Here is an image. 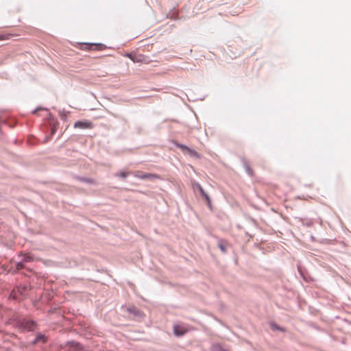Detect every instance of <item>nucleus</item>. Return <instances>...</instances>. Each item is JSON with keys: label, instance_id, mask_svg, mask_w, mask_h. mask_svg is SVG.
Wrapping results in <instances>:
<instances>
[{"label": "nucleus", "instance_id": "1", "mask_svg": "<svg viewBox=\"0 0 351 351\" xmlns=\"http://www.w3.org/2000/svg\"><path fill=\"white\" fill-rule=\"evenodd\" d=\"M176 146L180 148L185 154H188L192 158H200V155L193 149L182 144H177Z\"/></svg>", "mask_w": 351, "mask_h": 351}, {"label": "nucleus", "instance_id": "2", "mask_svg": "<svg viewBox=\"0 0 351 351\" xmlns=\"http://www.w3.org/2000/svg\"><path fill=\"white\" fill-rule=\"evenodd\" d=\"M101 47L100 44L97 43H82L81 49L84 50H99Z\"/></svg>", "mask_w": 351, "mask_h": 351}, {"label": "nucleus", "instance_id": "3", "mask_svg": "<svg viewBox=\"0 0 351 351\" xmlns=\"http://www.w3.org/2000/svg\"><path fill=\"white\" fill-rule=\"evenodd\" d=\"M92 127H93V124L91 123V122L88 121H78L75 122L74 124V128H80V129L91 128Z\"/></svg>", "mask_w": 351, "mask_h": 351}, {"label": "nucleus", "instance_id": "4", "mask_svg": "<svg viewBox=\"0 0 351 351\" xmlns=\"http://www.w3.org/2000/svg\"><path fill=\"white\" fill-rule=\"evenodd\" d=\"M136 178H140L141 180L145 179H157L158 176L156 174L153 173H141L139 174L138 172H136L134 174Z\"/></svg>", "mask_w": 351, "mask_h": 351}, {"label": "nucleus", "instance_id": "5", "mask_svg": "<svg viewBox=\"0 0 351 351\" xmlns=\"http://www.w3.org/2000/svg\"><path fill=\"white\" fill-rule=\"evenodd\" d=\"M187 332V330L179 325L173 326V332L177 336L184 335Z\"/></svg>", "mask_w": 351, "mask_h": 351}, {"label": "nucleus", "instance_id": "6", "mask_svg": "<svg viewBox=\"0 0 351 351\" xmlns=\"http://www.w3.org/2000/svg\"><path fill=\"white\" fill-rule=\"evenodd\" d=\"M197 189L199 190V191L200 192L201 195L202 196H204L206 200V202H208V204H210V199L209 197V196L208 195L207 193H206L204 191V189H202V187L198 184H197Z\"/></svg>", "mask_w": 351, "mask_h": 351}, {"label": "nucleus", "instance_id": "7", "mask_svg": "<svg viewBox=\"0 0 351 351\" xmlns=\"http://www.w3.org/2000/svg\"><path fill=\"white\" fill-rule=\"evenodd\" d=\"M13 36L11 34H0V41L10 39Z\"/></svg>", "mask_w": 351, "mask_h": 351}, {"label": "nucleus", "instance_id": "8", "mask_svg": "<svg viewBox=\"0 0 351 351\" xmlns=\"http://www.w3.org/2000/svg\"><path fill=\"white\" fill-rule=\"evenodd\" d=\"M245 169L247 173L250 176H252L253 175V170L251 169V167L247 163L245 164Z\"/></svg>", "mask_w": 351, "mask_h": 351}, {"label": "nucleus", "instance_id": "9", "mask_svg": "<svg viewBox=\"0 0 351 351\" xmlns=\"http://www.w3.org/2000/svg\"><path fill=\"white\" fill-rule=\"evenodd\" d=\"M129 173L126 171H121L119 173H117L116 176H119L121 178H125L128 176Z\"/></svg>", "mask_w": 351, "mask_h": 351}, {"label": "nucleus", "instance_id": "10", "mask_svg": "<svg viewBox=\"0 0 351 351\" xmlns=\"http://www.w3.org/2000/svg\"><path fill=\"white\" fill-rule=\"evenodd\" d=\"M43 337H44L43 335H38L37 337L36 338V339L33 341V343H37L38 341H40V339H42Z\"/></svg>", "mask_w": 351, "mask_h": 351}, {"label": "nucleus", "instance_id": "11", "mask_svg": "<svg viewBox=\"0 0 351 351\" xmlns=\"http://www.w3.org/2000/svg\"><path fill=\"white\" fill-rule=\"evenodd\" d=\"M23 267V263L22 262H19L17 263L16 265V269H21Z\"/></svg>", "mask_w": 351, "mask_h": 351}, {"label": "nucleus", "instance_id": "12", "mask_svg": "<svg viewBox=\"0 0 351 351\" xmlns=\"http://www.w3.org/2000/svg\"><path fill=\"white\" fill-rule=\"evenodd\" d=\"M126 56L130 58L133 62H138L137 60H134V58L132 57V54H126Z\"/></svg>", "mask_w": 351, "mask_h": 351}, {"label": "nucleus", "instance_id": "13", "mask_svg": "<svg viewBox=\"0 0 351 351\" xmlns=\"http://www.w3.org/2000/svg\"><path fill=\"white\" fill-rule=\"evenodd\" d=\"M219 247L223 252H226V247L222 244L219 245Z\"/></svg>", "mask_w": 351, "mask_h": 351}, {"label": "nucleus", "instance_id": "14", "mask_svg": "<svg viewBox=\"0 0 351 351\" xmlns=\"http://www.w3.org/2000/svg\"><path fill=\"white\" fill-rule=\"evenodd\" d=\"M29 324H30V326H29V328H29V330L33 329V328H34V322H31V323H29Z\"/></svg>", "mask_w": 351, "mask_h": 351}, {"label": "nucleus", "instance_id": "15", "mask_svg": "<svg viewBox=\"0 0 351 351\" xmlns=\"http://www.w3.org/2000/svg\"><path fill=\"white\" fill-rule=\"evenodd\" d=\"M30 261V257L29 256H27L25 259H24V261L25 262H27V261Z\"/></svg>", "mask_w": 351, "mask_h": 351}, {"label": "nucleus", "instance_id": "16", "mask_svg": "<svg viewBox=\"0 0 351 351\" xmlns=\"http://www.w3.org/2000/svg\"><path fill=\"white\" fill-rule=\"evenodd\" d=\"M38 110H39V108H38V109H36V110H34V111H33V113H36V112Z\"/></svg>", "mask_w": 351, "mask_h": 351}]
</instances>
